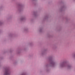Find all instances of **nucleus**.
Segmentation results:
<instances>
[{"mask_svg":"<svg viewBox=\"0 0 75 75\" xmlns=\"http://www.w3.org/2000/svg\"><path fill=\"white\" fill-rule=\"evenodd\" d=\"M62 65H63V64H62Z\"/></svg>","mask_w":75,"mask_h":75,"instance_id":"obj_2","label":"nucleus"},{"mask_svg":"<svg viewBox=\"0 0 75 75\" xmlns=\"http://www.w3.org/2000/svg\"><path fill=\"white\" fill-rule=\"evenodd\" d=\"M4 75H10V73H9V71L8 70H6L5 71V72L4 74Z\"/></svg>","mask_w":75,"mask_h":75,"instance_id":"obj_1","label":"nucleus"}]
</instances>
